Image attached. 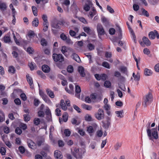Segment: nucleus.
Wrapping results in <instances>:
<instances>
[{
    "label": "nucleus",
    "instance_id": "a19ab883",
    "mask_svg": "<svg viewBox=\"0 0 159 159\" xmlns=\"http://www.w3.org/2000/svg\"><path fill=\"white\" fill-rule=\"evenodd\" d=\"M104 86L107 88H110L111 86V82L109 81H106L104 83Z\"/></svg>",
    "mask_w": 159,
    "mask_h": 159
},
{
    "label": "nucleus",
    "instance_id": "f03ea898",
    "mask_svg": "<svg viewBox=\"0 0 159 159\" xmlns=\"http://www.w3.org/2000/svg\"><path fill=\"white\" fill-rule=\"evenodd\" d=\"M72 154L77 159H81L82 158L81 151L77 147H73L71 149Z\"/></svg>",
    "mask_w": 159,
    "mask_h": 159
},
{
    "label": "nucleus",
    "instance_id": "473e14b6",
    "mask_svg": "<svg viewBox=\"0 0 159 159\" xmlns=\"http://www.w3.org/2000/svg\"><path fill=\"white\" fill-rule=\"evenodd\" d=\"M141 11H142V14H140V15H143L146 17H148L149 16V15L148 12L146 11L143 8L141 9Z\"/></svg>",
    "mask_w": 159,
    "mask_h": 159
},
{
    "label": "nucleus",
    "instance_id": "338daca9",
    "mask_svg": "<svg viewBox=\"0 0 159 159\" xmlns=\"http://www.w3.org/2000/svg\"><path fill=\"white\" fill-rule=\"evenodd\" d=\"M20 96L21 99L24 101H25L27 99V97L24 93H21Z\"/></svg>",
    "mask_w": 159,
    "mask_h": 159
},
{
    "label": "nucleus",
    "instance_id": "f704fd0d",
    "mask_svg": "<svg viewBox=\"0 0 159 159\" xmlns=\"http://www.w3.org/2000/svg\"><path fill=\"white\" fill-rule=\"evenodd\" d=\"M62 120L64 122H66L68 119V114L66 112H65L63 114L62 116Z\"/></svg>",
    "mask_w": 159,
    "mask_h": 159
},
{
    "label": "nucleus",
    "instance_id": "4be33fe9",
    "mask_svg": "<svg viewBox=\"0 0 159 159\" xmlns=\"http://www.w3.org/2000/svg\"><path fill=\"white\" fill-rule=\"evenodd\" d=\"M71 57L77 62H80V60L79 56L76 53H73L71 56Z\"/></svg>",
    "mask_w": 159,
    "mask_h": 159
},
{
    "label": "nucleus",
    "instance_id": "f3484780",
    "mask_svg": "<svg viewBox=\"0 0 159 159\" xmlns=\"http://www.w3.org/2000/svg\"><path fill=\"white\" fill-rule=\"evenodd\" d=\"M103 123V126L105 128H108L110 124V119L109 117L107 118V123H104L103 121H102Z\"/></svg>",
    "mask_w": 159,
    "mask_h": 159
},
{
    "label": "nucleus",
    "instance_id": "aec40b11",
    "mask_svg": "<svg viewBox=\"0 0 159 159\" xmlns=\"http://www.w3.org/2000/svg\"><path fill=\"white\" fill-rule=\"evenodd\" d=\"M39 21L38 18H35L32 22V24L33 26L36 27L38 25Z\"/></svg>",
    "mask_w": 159,
    "mask_h": 159
},
{
    "label": "nucleus",
    "instance_id": "c9c22d12",
    "mask_svg": "<svg viewBox=\"0 0 159 159\" xmlns=\"http://www.w3.org/2000/svg\"><path fill=\"white\" fill-rule=\"evenodd\" d=\"M60 37L63 40H67V41L68 42H70V39H67V36L63 33L61 34L60 35Z\"/></svg>",
    "mask_w": 159,
    "mask_h": 159
},
{
    "label": "nucleus",
    "instance_id": "69168bd1",
    "mask_svg": "<svg viewBox=\"0 0 159 159\" xmlns=\"http://www.w3.org/2000/svg\"><path fill=\"white\" fill-rule=\"evenodd\" d=\"M133 7L134 10L136 11H138L139 8V6L136 4H134L133 5Z\"/></svg>",
    "mask_w": 159,
    "mask_h": 159
},
{
    "label": "nucleus",
    "instance_id": "ddd939ff",
    "mask_svg": "<svg viewBox=\"0 0 159 159\" xmlns=\"http://www.w3.org/2000/svg\"><path fill=\"white\" fill-rule=\"evenodd\" d=\"M97 14V11L94 7L92 8L91 11L89 12L88 15V16H90V17L92 19L93 16L96 15Z\"/></svg>",
    "mask_w": 159,
    "mask_h": 159
},
{
    "label": "nucleus",
    "instance_id": "4468645a",
    "mask_svg": "<svg viewBox=\"0 0 159 159\" xmlns=\"http://www.w3.org/2000/svg\"><path fill=\"white\" fill-rule=\"evenodd\" d=\"M78 71L81 77H84L85 76V74L84 72V69L83 67L82 66H79L78 68Z\"/></svg>",
    "mask_w": 159,
    "mask_h": 159
},
{
    "label": "nucleus",
    "instance_id": "f8f14e48",
    "mask_svg": "<svg viewBox=\"0 0 159 159\" xmlns=\"http://www.w3.org/2000/svg\"><path fill=\"white\" fill-rule=\"evenodd\" d=\"M26 77L27 81L30 85L31 88L33 89V84L32 78L29 76V74L26 75Z\"/></svg>",
    "mask_w": 159,
    "mask_h": 159
},
{
    "label": "nucleus",
    "instance_id": "dca6fc26",
    "mask_svg": "<svg viewBox=\"0 0 159 159\" xmlns=\"http://www.w3.org/2000/svg\"><path fill=\"white\" fill-rule=\"evenodd\" d=\"M46 91L47 94L51 98H54L55 97V95L52 91L50 89H47L46 90Z\"/></svg>",
    "mask_w": 159,
    "mask_h": 159
},
{
    "label": "nucleus",
    "instance_id": "1a4fd4ad",
    "mask_svg": "<svg viewBox=\"0 0 159 159\" xmlns=\"http://www.w3.org/2000/svg\"><path fill=\"white\" fill-rule=\"evenodd\" d=\"M92 5V4L91 1L89 0H87L86 3L84 7V9L86 11H88L90 9V7Z\"/></svg>",
    "mask_w": 159,
    "mask_h": 159
},
{
    "label": "nucleus",
    "instance_id": "de8ad7c7",
    "mask_svg": "<svg viewBox=\"0 0 159 159\" xmlns=\"http://www.w3.org/2000/svg\"><path fill=\"white\" fill-rule=\"evenodd\" d=\"M41 43L42 45L45 46L47 45V42L43 38L41 39Z\"/></svg>",
    "mask_w": 159,
    "mask_h": 159
},
{
    "label": "nucleus",
    "instance_id": "864d4df0",
    "mask_svg": "<svg viewBox=\"0 0 159 159\" xmlns=\"http://www.w3.org/2000/svg\"><path fill=\"white\" fill-rule=\"evenodd\" d=\"M67 71L69 73H71L73 71V68L72 66H69L67 68Z\"/></svg>",
    "mask_w": 159,
    "mask_h": 159
},
{
    "label": "nucleus",
    "instance_id": "6e6552de",
    "mask_svg": "<svg viewBox=\"0 0 159 159\" xmlns=\"http://www.w3.org/2000/svg\"><path fill=\"white\" fill-rule=\"evenodd\" d=\"M27 143L29 147L35 150L37 148V145L36 143L30 139H28Z\"/></svg>",
    "mask_w": 159,
    "mask_h": 159
},
{
    "label": "nucleus",
    "instance_id": "a878e982",
    "mask_svg": "<svg viewBox=\"0 0 159 159\" xmlns=\"http://www.w3.org/2000/svg\"><path fill=\"white\" fill-rule=\"evenodd\" d=\"M133 76L135 81H139L140 80V75L138 72L136 75L134 73H133Z\"/></svg>",
    "mask_w": 159,
    "mask_h": 159
},
{
    "label": "nucleus",
    "instance_id": "412c9836",
    "mask_svg": "<svg viewBox=\"0 0 159 159\" xmlns=\"http://www.w3.org/2000/svg\"><path fill=\"white\" fill-rule=\"evenodd\" d=\"M143 40L144 43L147 46H149L151 44V42L148 38L144 37L143 38Z\"/></svg>",
    "mask_w": 159,
    "mask_h": 159
},
{
    "label": "nucleus",
    "instance_id": "774afa93",
    "mask_svg": "<svg viewBox=\"0 0 159 159\" xmlns=\"http://www.w3.org/2000/svg\"><path fill=\"white\" fill-rule=\"evenodd\" d=\"M79 20L80 21H81L84 24H86L88 23V22L83 17H80L79 18Z\"/></svg>",
    "mask_w": 159,
    "mask_h": 159
},
{
    "label": "nucleus",
    "instance_id": "4c0bfd02",
    "mask_svg": "<svg viewBox=\"0 0 159 159\" xmlns=\"http://www.w3.org/2000/svg\"><path fill=\"white\" fill-rule=\"evenodd\" d=\"M15 131L16 134L19 135H20L22 132L20 128L19 127H17L16 128Z\"/></svg>",
    "mask_w": 159,
    "mask_h": 159
},
{
    "label": "nucleus",
    "instance_id": "c85d7f7f",
    "mask_svg": "<svg viewBox=\"0 0 159 159\" xmlns=\"http://www.w3.org/2000/svg\"><path fill=\"white\" fill-rule=\"evenodd\" d=\"M122 143L121 142H117L114 145V148L116 150H118L121 147L122 145Z\"/></svg>",
    "mask_w": 159,
    "mask_h": 159
},
{
    "label": "nucleus",
    "instance_id": "20e7f679",
    "mask_svg": "<svg viewBox=\"0 0 159 159\" xmlns=\"http://www.w3.org/2000/svg\"><path fill=\"white\" fill-rule=\"evenodd\" d=\"M95 117L98 120L103 119L104 117V112L101 108H99L98 110V112L95 114Z\"/></svg>",
    "mask_w": 159,
    "mask_h": 159
},
{
    "label": "nucleus",
    "instance_id": "8fccbe9b",
    "mask_svg": "<svg viewBox=\"0 0 159 159\" xmlns=\"http://www.w3.org/2000/svg\"><path fill=\"white\" fill-rule=\"evenodd\" d=\"M6 151L5 148L1 147L0 149V152L2 155H4L5 154Z\"/></svg>",
    "mask_w": 159,
    "mask_h": 159
},
{
    "label": "nucleus",
    "instance_id": "4d7b16f0",
    "mask_svg": "<svg viewBox=\"0 0 159 159\" xmlns=\"http://www.w3.org/2000/svg\"><path fill=\"white\" fill-rule=\"evenodd\" d=\"M109 33L111 35H113L115 34V30L113 28H111L109 30Z\"/></svg>",
    "mask_w": 159,
    "mask_h": 159
},
{
    "label": "nucleus",
    "instance_id": "e433bc0d",
    "mask_svg": "<svg viewBox=\"0 0 159 159\" xmlns=\"http://www.w3.org/2000/svg\"><path fill=\"white\" fill-rule=\"evenodd\" d=\"M7 8L6 5L5 3H0V9L2 11H5Z\"/></svg>",
    "mask_w": 159,
    "mask_h": 159
},
{
    "label": "nucleus",
    "instance_id": "a211bd4d",
    "mask_svg": "<svg viewBox=\"0 0 159 159\" xmlns=\"http://www.w3.org/2000/svg\"><path fill=\"white\" fill-rule=\"evenodd\" d=\"M42 70L45 73H48L50 71V68L49 67L46 65L42 66Z\"/></svg>",
    "mask_w": 159,
    "mask_h": 159
},
{
    "label": "nucleus",
    "instance_id": "2eb2a0df",
    "mask_svg": "<svg viewBox=\"0 0 159 159\" xmlns=\"http://www.w3.org/2000/svg\"><path fill=\"white\" fill-rule=\"evenodd\" d=\"M80 87L78 85H75V96L78 98H80V93L81 92Z\"/></svg>",
    "mask_w": 159,
    "mask_h": 159
},
{
    "label": "nucleus",
    "instance_id": "c756f323",
    "mask_svg": "<svg viewBox=\"0 0 159 159\" xmlns=\"http://www.w3.org/2000/svg\"><path fill=\"white\" fill-rule=\"evenodd\" d=\"M87 131L90 134V135L92 136V133H93L94 131V129H93V127L92 126H89L87 128Z\"/></svg>",
    "mask_w": 159,
    "mask_h": 159
},
{
    "label": "nucleus",
    "instance_id": "0eeeda50",
    "mask_svg": "<svg viewBox=\"0 0 159 159\" xmlns=\"http://www.w3.org/2000/svg\"><path fill=\"white\" fill-rule=\"evenodd\" d=\"M156 36L157 39H159V35L157 31L154 30L153 31L150 32L148 34V36L150 39H155Z\"/></svg>",
    "mask_w": 159,
    "mask_h": 159
},
{
    "label": "nucleus",
    "instance_id": "7ed1b4c3",
    "mask_svg": "<svg viewBox=\"0 0 159 159\" xmlns=\"http://www.w3.org/2000/svg\"><path fill=\"white\" fill-rule=\"evenodd\" d=\"M152 98V95L150 93H148L143 98V105L144 107H146L151 102Z\"/></svg>",
    "mask_w": 159,
    "mask_h": 159
},
{
    "label": "nucleus",
    "instance_id": "f257e3e1",
    "mask_svg": "<svg viewBox=\"0 0 159 159\" xmlns=\"http://www.w3.org/2000/svg\"><path fill=\"white\" fill-rule=\"evenodd\" d=\"M148 135L149 139H152L153 137L155 139H157L158 138V136L157 129L155 128H152L150 129H148L147 130Z\"/></svg>",
    "mask_w": 159,
    "mask_h": 159
},
{
    "label": "nucleus",
    "instance_id": "9b49d317",
    "mask_svg": "<svg viewBox=\"0 0 159 159\" xmlns=\"http://www.w3.org/2000/svg\"><path fill=\"white\" fill-rule=\"evenodd\" d=\"M101 20L102 22L105 26L108 27L110 26V22L107 19L103 16L101 18Z\"/></svg>",
    "mask_w": 159,
    "mask_h": 159
},
{
    "label": "nucleus",
    "instance_id": "b1692460",
    "mask_svg": "<svg viewBox=\"0 0 159 159\" xmlns=\"http://www.w3.org/2000/svg\"><path fill=\"white\" fill-rule=\"evenodd\" d=\"M82 107L85 110H91L92 109V107L90 105H87L85 104H83L81 105Z\"/></svg>",
    "mask_w": 159,
    "mask_h": 159
},
{
    "label": "nucleus",
    "instance_id": "680f3d73",
    "mask_svg": "<svg viewBox=\"0 0 159 159\" xmlns=\"http://www.w3.org/2000/svg\"><path fill=\"white\" fill-rule=\"evenodd\" d=\"M19 150L21 153H23L25 152V149L22 146L19 147Z\"/></svg>",
    "mask_w": 159,
    "mask_h": 159
},
{
    "label": "nucleus",
    "instance_id": "72a5a7b5",
    "mask_svg": "<svg viewBox=\"0 0 159 159\" xmlns=\"http://www.w3.org/2000/svg\"><path fill=\"white\" fill-rule=\"evenodd\" d=\"M3 40L4 43H8L11 41L10 38L9 36H5L3 38Z\"/></svg>",
    "mask_w": 159,
    "mask_h": 159
},
{
    "label": "nucleus",
    "instance_id": "603ef678",
    "mask_svg": "<svg viewBox=\"0 0 159 159\" xmlns=\"http://www.w3.org/2000/svg\"><path fill=\"white\" fill-rule=\"evenodd\" d=\"M119 70L121 72L124 73L127 71V68L123 66L120 67Z\"/></svg>",
    "mask_w": 159,
    "mask_h": 159
},
{
    "label": "nucleus",
    "instance_id": "13d9d810",
    "mask_svg": "<svg viewBox=\"0 0 159 159\" xmlns=\"http://www.w3.org/2000/svg\"><path fill=\"white\" fill-rule=\"evenodd\" d=\"M85 120L86 121H90L91 120H92V117L91 116L88 115V114H87L85 117Z\"/></svg>",
    "mask_w": 159,
    "mask_h": 159
},
{
    "label": "nucleus",
    "instance_id": "9d476101",
    "mask_svg": "<svg viewBox=\"0 0 159 159\" xmlns=\"http://www.w3.org/2000/svg\"><path fill=\"white\" fill-rule=\"evenodd\" d=\"M54 157L57 159H62V155L61 152L57 150L55 151L54 152Z\"/></svg>",
    "mask_w": 159,
    "mask_h": 159
},
{
    "label": "nucleus",
    "instance_id": "37998d69",
    "mask_svg": "<svg viewBox=\"0 0 159 159\" xmlns=\"http://www.w3.org/2000/svg\"><path fill=\"white\" fill-rule=\"evenodd\" d=\"M34 122L35 125H38L40 124V120L38 118H35L34 120Z\"/></svg>",
    "mask_w": 159,
    "mask_h": 159
},
{
    "label": "nucleus",
    "instance_id": "bb28decb",
    "mask_svg": "<svg viewBox=\"0 0 159 159\" xmlns=\"http://www.w3.org/2000/svg\"><path fill=\"white\" fill-rule=\"evenodd\" d=\"M126 24H127V26H128V29H129L130 32V33H131L133 35V36L134 37V42L135 43H136V41L135 39V36L134 35V34L133 32V31L132 30V29H131V28L130 27L128 23L127 22Z\"/></svg>",
    "mask_w": 159,
    "mask_h": 159
},
{
    "label": "nucleus",
    "instance_id": "09e8293b",
    "mask_svg": "<svg viewBox=\"0 0 159 159\" xmlns=\"http://www.w3.org/2000/svg\"><path fill=\"white\" fill-rule=\"evenodd\" d=\"M102 66L107 68L110 69V65L106 61H104L102 63Z\"/></svg>",
    "mask_w": 159,
    "mask_h": 159
},
{
    "label": "nucleus",
    "instance_id": "423d86ee",
    "mask_svg": "<svg viewBox=\"0 0 159 159\" xmlns=\"http://www.w3.org/2000/svg\"><path fill=\"white\" fill-rule=\"evenodd\" d=\"M97 32L98 33L99 37L105 34L103 28L101 24H98L97 26Z\"/></svg>",
    "mask_w": 159,
    "mask_h": 159
},
{
    "label": "nucleus",
    "instance_id": "5701e85b",
    "mask_svg": "<svg viewBox=\"0 0 159 159\" xmlns=\"http://www.w3.org/2000/svg\"><path fill=\"white\" fill-rule=\"evenodd\" d=\"M49 25V23L48 21L43 22V30L44 32H46L48 30V26Z\"/></svg>",
    "mask_w": 159,
    "mask_h": 159
},
{
    "label": "nucleus",
    "instance_id": "6e6d98bb",
    "mask_svg": "<svg viewBox=\"0 0 159 159\" xmlns=\"http://www.w3.org/2000/svg\"><path fill=\"white\" fill-rule=\"evenodd\" d=\"M23 116L24 119V120L25 121L27 122L30 120V117L29 115L25 114Z\"/></svg>",
    "mask_w": 159,
    "mask_h": 159
},
{
    "label": "nucleus",
    "instance_id": "c03bdc74",
    "mask_svg": "<svg viewBox=\"0 0 159 159\" xmlns=\"http://www.w3.org/2000/svg\"><path fill=\"white\" fill-rule=\"evenodd\" d=\"M64 134L66 136L68 137L70 136L71 132L69 129H65L64 131Z\"/></svg>",
    "mask_w": 159,
    "mask_h": 159
},
{
    "label": "nucleus",
    "instance_id": "7c9ffc66",
    "mask_svg": "<svg viewBox=\"0 0 159 159\" xmlns=\"http://www.w3.org/2000/svg\"><path fill=\"white\" fill-rule=\"evenodd\" d=\"M123 111L122 110L115 111V113L117 115V116L120 118H121L123 117Z\"/></svg>",
    "mask_w": 159,
    "mask_h": 159
},
{
    "label": "nucleus",
    "instance_id": "bf43d9fd",
    "mask_svg": "<svg viewBox=\"0 0 159 159\" xmlns=\"http://www.w3.org/2000/svg\"><path fill=\"white\" fill-rule=\"evenodd\" d=\"M14 102L17 105H20L21 104L20 100L19 98H17L14 100Z\"/></svg>",
    "mask_w": 159,
    "mask_h": 159
},
{
    "label": "nucleus",
    "instance_id": "ea45409f",
    "mask_svg": "<svg viewBox=\"0 0 159 159\" xmlns=\"http://www.w3.org/2000/svg\"><path fill=\"white\" fill-rule=\"evenodd\" d=\"M87 47L89 49L90 51L93 50L95 48L94 46L90 43L88 44L87 45Z\"/></svg>",
    "mask_w": 159,
    "mask_h": 159
},
{
    "label": "nucleus",
    "instance_id": "49530a36",
    "mask_svg": "<svg viewBox=\"0 0 159 159\" xmlns=\"http://www.w3.org/2000/svg\"><path fill=\"white\" fill-rule=\"evenodd\" d=\"M37 73L39 75H40L41 77L43 79H45L46 78V76L45 75L43 74V72L40 70H38L37 72Z\"/></svg>",
    "mask_w": 159,
    "mask_h": 159
},
{
    "label": "nucleus",
    "instance_id": "5fc2aeb1",
    "mask_svg": "<svg viewBox=\"0 0 159 159\" xmlns=\"http://www.w3.org/2000/svg\"><path fill=\"white\" fill-rule=\"evenodd\" d=\"M107 9L111 13H112L114 12V10L109 5L107 6Z\"/></svg>",
    "mask_w": 159,
    "mask_h": 159
},
{
    "label": "nucleus",
    "instance_id": "79ce46f5",
    "mask_svg": "<svg viewBox=\"0 0 159 159\" xmlns=\"http://www.w3.org/2000/svg\"><path fill=\"white\" fill-rule=\"evenodd\" d=\"M34 35L35 34L34 32L32 31H30L28 33V36L30 38L29 40H30Z\"/></svg>",
    "mask_w": 159,
    "mask_h": 159
},
{
    "label": "nucleus",
    "instance_id": "e2e57ef3",
    "mask_svg": "<svg viewBox=\"0 0 159 159\" xmlns=\"http://www.w3.org/2000/svg\"><path fill=\"white\" fill-rule=\"evenodd\" d=\"M38 116L40 117H43L44 116V113L42 111H40L38 113Z\"/></svg>",
    "mask_w": 159,
    "mask_h": 159
},
{
    "label": "nucleus",
    "instance_id": "0e129e2a",
    "mask_svg": "<svg viewBox=\"0 0 159 159\" xmlns=\"http://www.w3.org/2000/svg\"><path fill=\"white\" fill-rule=\"evenodd\" d=\"M61 51L63 54H64L66 52H67V49L66 47L65 46H62L61 47Z\"/></svg>",
    "mask_w": 159,
    "mask_h": 159
},
{
    "label": "nucleus",
    "instance_id": "a18cd8bd",
    "mask_svg": "<svg viewBox=\"0 0 159 159\" xmlns=\"http://www.w3.org/2000/svg\"><path fill=\"white\" fill-rule=\"evenodd\" d=\"M84 31L87 34H89L91 31V30L89 27H85L84 28Z\"/></svg>",
    "mask_w": 159,
    "mask_h": 159
},
{
    "label": "nucleus",
    "instance_id": "6ab92c4d",
    "mask_svg": "<svg viewBox=\"0 0 159 159\" xmlns=\"http://www.w3.org/2000/svg\"><path fill=\"white\" fill-rule=\"evenodd\" d=\"M144 74L146 76H150L152 75V72L150 70L146 68L144 70Z\"/></svg>",
    "mask_w": 159,
    "mask_h": 159
},
{
    "label": "nucleus",
    "instance_id": "39448f33",
    "mask_svg": "<svg viewBox=\"0 0 159 159\" xmlns=\"http://www.w3.org/2000/svg\"><path fill=\"white\" fill-rule=\"evenodd\" d=\"M53 60L56 62H62L64 61V57L61 54L54 53L52 55Z\"/></svg>",
    "mask_w": 159,
    "mask_h": 159
},
{
    "label": "nucleus",
    "instance_id": "2f4dec72",
    "mask_svg": "<svg viewBox=\"0 0 159 159\" xmlns=\"http://www.w3.org/2000/svg\"><path fill=\"white\" fill-rule=\"evenodd\" d=\"M29 65L30 70H32L37 69V66L35 64L34 62H31Z\"/></svg>",
    "mask_w": 159,
    "mask_h": 159
},
{
    "label": "nucleus",
    "instance_id": "3c124183",
    "mask_svg": "<svg viewBox=\"0 0 159 159\" xmlns=\"http://www.w3.org/2000/svg\"><path fill=\"white\" fill-rule=\"evenodd\" d=\"M20 128H22L23 130H25L27 128V126L26 124L23 123H21L20 125Z\"/></svg>",
    "mask_w": 159,
    "mask_h": 159
},
{
    "label": "nucleus",
    "instance_id": "393cba45",
    "mask_svg": "<svg viewBox=\"0 0 159 159\" xmlns=\"http://www.w3.org/2000/svg\"><path fill=\"white\" fill-rule=\"evenodd\" d=\"M60 105L62 110L64 111H66L67 110V108L66 106V105L64 100H61L60 102Z\"/></svg>",
    "mask_w": 159,
    "mask_h": 159
},
{
    "label": "nucleus",
    "instance_id": "052dcab7",
    "mask_svg": "<svg viewBox=\"0 0 159 159\" xmlns=\"http://www.w3.org/2000/svg\"><path fill=\"white\" fill-rule=\"evenodd\" d=\"M61 24L64 25L68 26L69 25V22L64 20H62L61 21Z\"/></svg>",
    "mask_w": 159,
    "mask_h": 159
},
{
    "label": "nucleus",
    "instance_id": "58836bf2",
    "mask_svg": "<svg viewBox=\"0 0 159 159\" xmlns=\"http://www.w3.org/2000/svg\"><path fill=\"white\" fill-rule=\"evenodd\" d=\"M52 27L54 29H56L57 30L60 28L58 23H54L52 24Z\"/></svg>",
    "mask_w": 159,
    "mask_h": 159
},
{
    "label": "nucleus",
    "instance_id": "cd10ccee",
    "mask_svg": "<svg viewBox=\"0 0 159 159\" xmlns=\"http://www.w3.org/2000/svg\"><path fill=\"white\" fill-rule=\"evenodd\" d=\"M8 71L9 72L14 74L16 72V69L13 66H10L8 67Z\"/></svg>",
    "mask_w": 159,
    "mask_h": 159
}]
</instances>
